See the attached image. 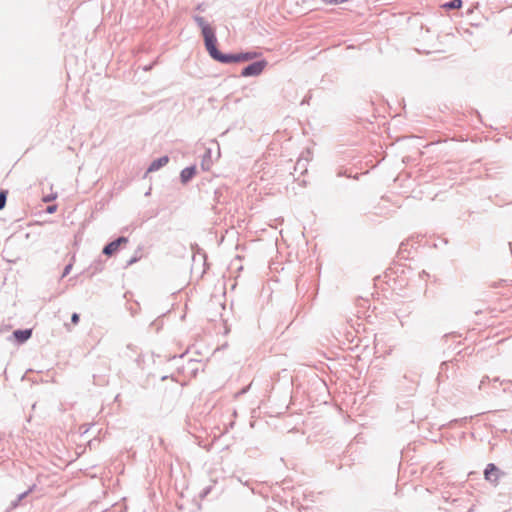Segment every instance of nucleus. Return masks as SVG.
Returning <instances> with one entry per match:
<instances>
[{"mask_svg": "<svg viewBox=\"0 0 512 512\" xmlns=\"http://www.w3.org/2000/svg\"><path fill=\"white\" fill-rule=\"evenodd\" d=\"M196 10L197 11H200V12H204L205 11V6L203 3H200L196 6Z\"/></svg>", "mask_w": 512, "mask_h": 512, "instance_id": "18", "label": "nucleus"}, {"mask_svg": "<svg viewBox=\"0 0 512 512\" xmlns=\"http://www.w3.org/2000/svg\"><path fill=\"white\" fill-rule=\"evenodd\" d=\"M422 276H428V274L423 270L421 273H420V277Z\"/></svg>", "mask_w": 512, "mask_h": 512, "instance_id": "21", "label": "nucleus"}, {"mask_svg": "<svg viewBox=\"0 0 512 512\" xmlns=\"http://www.w3.org/2000/svg\"><path fill=\"white\" fill-rule=\"evenodd\" d=\"M463 5V1L462 0H451L449 2H446L443 7L446 8V9H449V10H453V9H460Z\"/></svg>", "mask_w": 512, "mask_h": 512, "instance_id": "9", "label": "nucleus"}, {"mask_svg": "<svg viewBox=\"0 0 512 512\" xmlns=\"http://www.w3.org/2000/svg\"><path fill=\"white\" fill-rule=\"evenodd\" d=\"M504 475V472L501 471L495 464L489 463L484 470L485 479L492 483L497 484L500 477Z\"/></svg>", "mask_w": 512, "mask_h": 512, "instance_id": "3", "label": "nucleus"}, {"mask_svg": "<svg viewBox=\"0 0 512 512\" xmlns=\"http://www.w3.org/2000/svg\"><path fill=\"white\" fill-rule=\"evenodd\" d=\"M56 209H57L56 205H50L47 207L46 211L51 214V213H54L56 211Z\"/></svg>", "mask_w": 512, "mask_h": 512, "instance_id": "16", "label": "nucleus"}, {"mask_svg": "<svg viewBox=\"0 0 512 512\" xmlns=\"http://www.w3.org/2000/svg\"><path fill=\"white\" fill-rule=\"evenodd\" d=\"M192 18L197 26L201 29L205 48L213 60L223 64H231L250 61L258 56V53L254 51L241 53H222L217 48V37L214 29L205 21L202 16L193 15Z\"/></svg>", "mask_w": 512, "mask_h": 512, "instance_id": "1", "label": "nucleus"}, {"mask_svg": "<svg viewBox=\"0 0 512 512\" xmlns=\"http://www.w3.org/2000/svg\"><path fill=\"white\" fill-rule=\"evenodd\" d=\"M490 381V378L488 376H484L479 384V389H482L487 382Z\"/></svg>", "mask_w": 512, "mask_h": 512, "instance_id": "15", "label": "nucleus"}, {"mask_svg": "<svg viewBox=\"0 0 512 512\" xmlns=\"http://www.w3.org/2000/svg\"><path fill=\"white\" fill-rule=\"evenodd\" d=\"M56 198V195H49L43 198L44 202L52 201Z\"/></svg>", "mask_w": 512, "mask_h": 512, "instance_id": "17", "label": "nucleus"}, {"mask_svg": "<svg viewBox=\"0 0 512 512\" xmlns=\"http://www.w3.org/2000/svg\"><path fill=\"white\" fill-rule=\"evenodd\" d=\"M32 336V329H18L13 331L10 338H13L18 345L24 344Z\"/></svg>", "mask_w": 512, "mask_h": 512, "instance_id": "5", "label": "nucleus"}, {"mask_svg": "<svg viewBox=\"0 0 512 512\" xmlns=\"http://www.w3.org/2000/svg\"><path fill=\"white\" fill-rule=\"evenodd\" d=\"M35 487V485H33L32 487H30L28 490L24 491L23 493L19 494L18 495V498L16 500V502L14 503V506H16L21 500H23L30 492H32L33 488Z\"/></svg>", "mask_w": 512, "mask_h": 512, "instance_id": "11", "label": "nucleus"}, {"mask_svg": "<svg viewBox=\"0 0 512 512\" xmlns=\"http://www.w3.org/2000/svg\"><path fill=\"white\" fill-rule=\"evenodd\" d=\"M212 487L211 486H208V487H205L202 492L200 493V497L203 499L205 498L211 491Z\"/></svg>", "mask_w": 512, "mask_h": 512, "instance_id": "14", "label": "nucleus"}, {"mask_svg": "<svg viewBox=\"0 0 512 512\" xmlns=\"http://www.w3.org/2000/svg\"><path fill=\"white\" fill-rule=\"evenodd\" d=\"M137 261V258H131L129 261H128V265H131L133 263H135Z\"/></svg>", "mask_w": 512, "mask_h": 512, "instance_id": "19", "label": "nucleus"}, {"mask_svg": "<svg viewBox=\"0 0 512 512\" xmlns=\"http://www.w3.org/2000/svg\"><path fill=\"white\" fill-rule=\"evenodd\" d=\"M80 321V316L78 313L74 312L72 315H71V322L72 324L74 325H77Z\"/></svg>", "mask_w": 512, "mask_h": 512, "instance_id": "13", "label": "nucleus"}, {"mask_svg": "<svg viewBox=\"0 0 512 512\" xmlns=\"http://www.w3.org/2000/svg\"><path fill=\"white\" fill-rule=\"evenodd\" d=\"M150 69H152V64L147 65V66H145V67L143 68V70H144V71H148V70H150Z\"/></svg>", "mask_w": 512, "mask_h": 512, "instance_id": "20", "label": "nucleus"}, {"mask_svg": "<svg viewBox=\"0 0 512 512\" xmlns=\"http://www.w3.org/2000/svg\"><path fill=\"white\" fill-rule=\"evenodd\" d=\"M72 267H73V263L70 262L69 264H67L64 269H63V272L61 274V277H60V280H62L64 277H66L72 270Z\"/></svg>", "mask_w": 512, "mask_h": 512, "instance_id": "12", "label": "nucleus"}, {"mask_svg": "<svg viewBox=\"0 0 512 512\" xmlns=\"http://www.w3.org/2000/svg\"><path fill=\"white\" fill-rule=\"evenodd\" d=\"M196 174V167L189 166L184 168L180 173V179L183 184L188 183Z\"/></svg>", "mask_w": 512, "mask_h": 512, "instance_id": "7", "label": "nucleus"}, {"mask_svg": "<svg viewBox=\"0 0 512 512\" xmlns=\"http://www.w3.org/2000/svg\"><path fill=\"white\" fill-rule=\"evenodd\" d=\"M128 242V238L125 236H120L115 240L106 244L102 250V253L106 256H112L122 244H126Z\"/></svg>", "mask_w": 512, "mask_h": 512, "instance_id": "4", "label": "nucleus"}, {"mask_svg": "<svg viewBox=\"0 0 512 512\" xmlns=\"http://www.w3.org/2000/svg\"><path fill=\"white\" fill-rule=\"evenodd\" d=\"M211 165H212L211 149H207V150L205 151L204 155L202 156V160H201V168H202L204 171H208V170H210Z\"/></svg>", "mask_w": 512, "mask_h": 512, "instance_id": "8", "label": "nucleus"}, {"mask_svg": "<svg viewBox=\"0 0 512 512\" xmlns=\"http://www.w3.org/2000/svg\"><path fill=\"white\" fill-rule=\"evenodd\" d=\"M268 62L265 59H261L255 62L248 64L244 67L240 73L241 77H253L259 76L264 69L267 67Z\"/></svg>", "mask_w": 512, "mask_h": 512, "instance_id": "2", "label": "nucleus"}, {"mask_svg": "<svg viewBox=\"0 0 512 512\" xmlns=\"http://www.w3.org/2000/svg\"><path fill=\"white\" fill-rule=\"evenodd\" d=\"M499 380L498 377L493 378V381L497 382Z\"/></svg>", "mask_w": 512, "mask_h": 512, "instance_id": "22", "label": "nucleus"}, {"mask_svg": "<svg viewBox=\"0 0 512 512\" xmlns=\"http://www.w3.org/2000/svg\"><path fill=\"white\" fill-rule=\"evenodd\" d=\"M168 162H169L168 156L165 155V156L159 157L150 163V165L147 169V172L157 171L160 168H162L163 166H165Z\"/></svg>", "mask_w": 512, "mask_h": 512, "instance_id": "6", "label": "nucleus"}, {"mask_svg": "<svg viewBox=\"0 0 512 512\" xmlns=\"http://www.w3.org/2000/svg\"><path fill=\"white\" fill-rule=\"evenodd\" d=\"M7 195V190H0V210H2L6 205Z\"/></svg>", "mask_w": 512, "mask_h": 512, "instance_id": "10", "label": "nucleus"}]
</instances>
